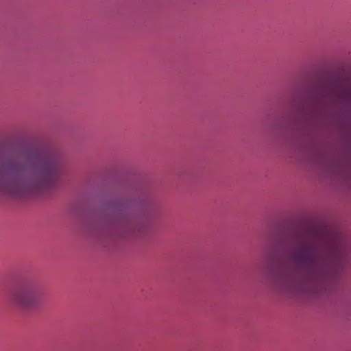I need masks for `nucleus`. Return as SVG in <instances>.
Masks as SVG:
<instances>
[{
	"mask_svg": "<svg viewBox=\"0 0 351 351\" xmlns=\"http://www.w3.org/2000/svg\"><path fill=\"white\" fill-rule=\"evenodd\" d=\"M60 175V162L56 155L33 150L24 160L12 158L0 166V193L25 197L46 193Z\"/></svg>",
	"mask_w": 351,
	"mask_h": 351,
	"instance_id": "obj_2",
	"label": "nucleus"
},
{
	"mask_svg": "<svg viewBox=\"0 0 351 351\" xmlns=\"http://www.w3.org/2000/svg\"><path fill=\"white\" fill-rule=\"evenodd\" d=\"M7 298L14 306L23 311H29L38 306L40 294L34 283L25 282L11 290Z\"/></svg>",
	"mask_w": 351,
	"mask_h": 351,
	"instance_id": "obj_3",
	"label": "nucleus"
},
{
	"mask_svg": "<svg viewBox=\"0 0 351 351\" xmlns=\"http://www.w3.org/2000/svg\"><path fill=\"white\" fill-rule=\"evenodd\" d=\"M292 256L298 271L286 278L287 289L296 294L317 293L332 272L341 268L346 261L343 236L332 234L322 245L314 241L301 239L294 245Z\"/></svg>",
	"mask_w": 351,
	"mask_h": 351,
	"instance_id": "obj_1",
	"label": "nucleus"
},
{
	"mask_svg": "<svg viewBox=\"0 0 351 351\" xmlns=\"http://www.w3.org/2000/svg\"><path fill=\"white\" fill-rule=\"evenodd\" d=\"M346 97H347L348 98H349V99H350V98H351V93H350V91H348V92L347 93V95H346Z\"/></svg>",
	"mask_w": 351,
	"mask_h": 351,
	"instance_id": "obj_4",
	"label": "nucleus"
}]
</instances>
